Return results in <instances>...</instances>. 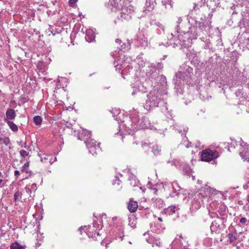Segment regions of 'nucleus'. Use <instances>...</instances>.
<instances>
[{
  "mask_svg": "<svg viewBox=\"0 0 249 249\" xmlns=\"http://www.w3.org/2000/svg\"><path fill=\"white\" fill-rule=\"evenodd\" d=\"M29 166V162L27 161L24 165L22 166V168L21 170L22 172H25L26 173H28V167Z\"/></svg>",
  "mask_w": 249,
  "mask_h": 249,
  "instance_id": "2eb2a0df",
  "label": "nucleus"
},
{
  "mask_svg": "<svg viewBox=\"0 0 249 249\" xmlns=\"http://www.w3.org/2000/svg\"><path fill=\"white\" fill-rule=\"evenodd\" d=\"M42 120L40 116H36L34 118V122L37 125H40L42 123Z\"/></svg>",
  "mask_w": 249,
  "mask_h": 249,
  "instance_id": "ddd939ff",
  "label": "nucleus"
},
{
  "mask_svg": "<svg viewBox=\"0 0 249 249\" xmlns=\"http://www.w3.org/2000/svg\"><path fill=\"white\" fill-rule=\"evenodd\" d=\"M26 190L27 193H31V190L29 188L26 187Z\"/></svg>",
  "mask_w": 249,
  "mask_h": 249,
  "instance_id": "393cba45",
  "label": "nucleus"
},
{
  "mask_svg": "<svg viewBox=\"0 0 249 249\" xmlns=\"http://www.w3.org/2000/svg\"><path fill=\"white\" fill-rule=\"evenodd\" d=\"M176 208L175 207H171L169 208V210L171 212V213L173 214L175 213Z\"/></svg>",
  "mask_w": 249,
  "mask_h": 249,
  "instance_id": "aec40b11",
  "label": "nucleus"
},
{
  "mask_svg": "<svg viewBox=\"0 0 249 249\" xmlns=\"http://www.w3.org/2000/svg\"><path fill=\"white\" fill-rule=\"evenodd\" d=\"M158 220H159L160 222H162L163 220H162V219L161 218V217H159L158 218Z\"/></svg>",
  "mask_w": 249,
  "mask_h": 249,
  "instance_id": "c85d7f7f",
  "label": "nucleus"
},
{
  "mask_svg": "<svg viewBox=\"0 0 249 249\" xmlns=\"http://www.w3.org/2000/svg\"><path fill=\"white\" fill-rule=\"evenodd\" d=\"M61 91H62V92H63L64 93H65V96H67V94H66V91H65L63 89H61V90H60V92Z\"/></svg>",
  "mask_w": 249,
  "mask_h": 249,
  "instance_id": "bb28decb",
  "label": "nucleus"
},
{
  "mask_svg": "<svg viewBox=\"0 0 249 249\" xmlns=\"http://www.w3.org/2000/svg\"><path fill=\"white\" fill-rule=\"evenodd\" d=\"M39 156L40 157L41 162L44 163H50L51 164L53 162V155H47L43 153L40 154Z\"/></svg>",
  "mask_w": 249,
  "mask_h": 249,
  "instance_id": "39448f33",
  "label": "nucleus"
},
{
  "mask_svg": "<svg viewBox=\"0 0 249 249\" xmlns=\"http://www.w3.org/2000/svg\"><path fill=\"white\" fill-rule=\"evenodd\" d=\"M92 40H93V39H90V41H92Z\"/></svg>",
  "mask_w": 249,
  "mask_h": 249,
  "instance_id": "72a5a7b5",
  "label": "nucleus"
},
{
  "mask_svg": "<svg viewBox=\"0 0 249 249\" xmlns=\"http://www.w3.org/2000/svg\"><path fill=\"white\" fill-rule=\"evenodd\" d=\"M115 41L118 43H120L121 42V40L120 39H116Z\"/></svg>",
  "mask_w": 249,
  "mask_h": 249,
  "instance_id": "a878e982",
  "label": "nucleus"
},
{
  "mask_svg": "<svg viewBox=\"0 0 249 249\" xmlns=\"http://www.w3.org/2000/svg\"><path fill=\"white\" fill-rule=\"evenodd\" d=\"M78 136L79 139L84 141L85 142L87 140L91 138V134L89 130L82 128L79 130Z\"/></svg>",
  "mask_w": 249,
  "mask_h": 249,
  "instance_id": "7ed1b4c3",
  "label": "nucleus"
},
{
  "mask_svg": "<svg viewBox=\"0 0 249 249\" xmlns=\"http://www.w3.org/2000/svg\"><path fill=\"white\" fill-rule=\"evenodd\" d=\"M109 244V243H106V249H107V248L108 247V245Z\"/></svg>",
  "mask_w": 249,
  "mask_h": 249,
  "instance_id": "7c9ffc66",
  "label": "nucleus"
},
{
  "mask_svg": "<svg viewBox=\"0 0 249 249\" xmlns=\"http://www.w3.org/2000/svg\"><path fill=\"white\" fill-rule=\"evenodd\" d=\"M247 201L249 203V195L247 196Z\"/></svg>",
  "mask_w": 249,
  "mask_h": 249,
  "instance_id": "2f4dec72",
  "label": "nucleus"
},
{
  "mask_svg": "<svg viewBox=\"0 0 249 249\" xmlns=\"http://www.w3.org/2000/svg\"><path fill=\"white\" fill-rule=\"evenodd\" d=\"M14 175L15 176H18L19 175V172L18 171V170H16L14 172Z\"/></svg>",
  "mask_w": 249,
  "mask_h": 249,
  "instance_id": "5701e85b",
  "label": "nucleus"
},
{
  "mask_svg": "<svg viewBox=\"0 0 249 249\" xmlns=\"http://www.w3.org/2000/svg\"><path fill=\"white\" fill-rule=\"evenodd\" d=\"M10 249H24V248L18 243L15 242L10 245Z\"/></svg>",
  "mask_w": 249,
  "mask_h": 249,
  "instance_id": "f8f14e48",
  "label": "nucleus"
},
{
  "mask_svg": "<svg viewBox=\"0 0 249 249\" xmlns=\"http://www.w3.org/2000/svg\"><path fill=\"white\" fill-rule=\"evenodd\" d=\"M240 155L244 161L249 162V149L247 151L240 152Z\"/></svg>",
  "mask_w": 249,
  "mask_h": 249,
  "instance_id": "9d476101",
  "label": "nucleus"
},
{
  "mask_svg": "<svg viewBox=\"0 0 249 249\" xmlns=\"http://www.w3.org/2000/svg\"><path fill=\"white\" fill-rule=\"evenodd\" d=\"M10 143V140L8 137H0V145L4 144L5 145H8Z\"/></svg>",
  "mask_w": 249,
  "mask_h": 249,
  "instance_id": "9b49d317",
  "label": "nucleus"
},
{
  "mask_svg": "<svg viewBox=\"0 0 249 249\" xmlns=\"http://www.w3.org/2000/svg\"><path fill=\"white\" fill-rule=\"evenodd\" d=\"M86 146L89 150V153L92 155H97L100 152L99 143L95 140L90 138L85 142Z\"/></svg>",
  "mask_w": 249,
  "mask_h": 249,
  "instance_id": "f03ea898",
  "label": "nucleus"
},
{
  "mask_svg": "<svg viewBox=\"0 0 249 249\" xmlns=\"http://www.w3.org/2000/svg\"><path fill=\"white\" fill-rule=\"evenodd\" d=\"M37 189L36 184V183H33L31 185V189L35 191Z\"/></svg>",
  "mask_w": 249,
  "mask_h": 249,
  "instance_id": "4be33fe9",
  "label": "nucleus"
},
{
  "mask_svg": "<svg viewBox=\"0 0 249 249\" xmlns=\"http://www.w3.org/2000/svg\"><path fill=\"white\" fill-rule=\"evenodd\" d=\"M3 182V180L1 179H0V187H1V184Z\"/></svg>",
  "mask_w": 249,
  "mask_h": 249,
  "instance_id": "cd10ccee",
  "label": "nucleus"
},
{
  "mask_svg": "<svg viewBox=\"0 0 249 249\" xmlns=\"http://www.w3.org/2000/svg\"><path fill=\"white\" fill-rule=\"evenodd\" d=\"M219 156L218 152L216 150H212L210 149L203 150L201 152V160L204 161L210 162Z\"/></svg>",
  "mask_w": 249,
  "mask_h": 249,
  "instance_id": "f257e3e1",
  "label": "nucleus"
},
{
  "mask_svg": "<svg viewBox=\"0 0 249 249\" xmlns=\"http://www.w3.org/2000/svg\"><path fill=\"white\" fill-rule=\"evenodd\" d=\"M161 243H160V242H159V243H157L156 244V245H157V246H160V245H161Z\"/></svg>",
  "mask_w": 249,
  "mask_h": 249,
  "instance_id": "c756f323",
  "label": "nucleus"
},
{
  "mask_svg": "<svg viewBox=\"0 0 249 249\" xmlns=\"http://www.w3.org/2000/svg\"><path fill=\"white\" fill-rule=\"evenodd\" d=\"M228 237L229 238V241L231 243H232L233 242L236 240V238L235 237V236L233 235L232 234L229 233L228 235Z\"/></svg>",
  "mask_w": 249,
  "mask_h": 249,
  "instance_id": "dca6fc26",
  "label": "nucleus"
},
{
  "mask_svg": "<svg viewBox=\"0 0 249 249\" xmlns=\"http://www.w3.org/2000/svg\"><path fill=\"white\" fill-rule=\"evenodd\" d=\"M19 154L21 157H22V158H25V157L28 156L29 155V153L24 150H21L19 151Z\"/></svg>",
  "mask_w": 249,
  "mask_h": 249,
  "instance_id": "f3484780",
  "label": "nucleus"
},
{
  "mask_svg": "<svg viewBox=\"0 0 249 249\" xmlns=\"http://www.w3.org/2000/svg\"><path fill=\"white\" fill-rule=\"evenodd\" d=\"M99 232H97V233H94V236L93 237V238H95V240H97V237L96 236H99Z\"/></svg>",
  "mask_w": 249,
  "mask_h": 249,
  "instance_id": "b1692460",
  "label": "nucleus"
},
{
  "mask_svg": "<svg viewBox=\"0 0 249 249\" xmlns=\"http://www.w3.org/2000/svg\"><path fill=\"white\" fill-rule=\"evenodd\" d=\"M240 222L241 223L245 224L247 222V219L245 217H242L240 219Z\"/></svg>",
  "mask_w": 249,
  "mask_h": 249,
  "instance_id": "412c9836",
  "label": "nucleus"
},
{
  "mask_svg": "<svg viewBox=\"0 0 249 249\" xmlns=\"http://www.w3.org/2000/svg\"><path fill=\"white\" fill-rule=\"evenodd\" d=\"M160 149H159L158 146H156V147H154L153 149V152L154 155H158L159 154Z\"/></svg>",
  "mask_w": 249,
  "mask_h": 249,
  "instance_id": "a211bd4d",
  "label": "nucleus"
},
{
  "mask_svg": "<svg viewBox=\"0 0 249 249\" xmlns=\"http://www.w3.org/2000/svg\"><path fill=\"white\" fill-rule=\"evenodd\" d=\"M137 202L133 201L132 199H130L127 208L130 213L135 212L138 209Z\"/></svg>",
  "mask_w": 249,
  "mask_h": 249,
  "instance_id": "423d86ee",
  "label": "nucleus"
},
{
  "mask_svg": "<svg viewBox=\"0 0 249 249\" xmlns=\"http://www.w3.org/2000/svg\"><path fill=\"white\" fill-rule=\"evenodd\" d=\"M22 193L21 192L17 191L14 194V199L15 201L19 200L21 198Z\"/></svg>",
  "mask_w": 249,
  "mask_h": 249,
  "instance_id": "4468645a",
  "label": "nucleus"
},
{
  "mask_svg": "<svg viewBox=\"0 0 249 249\" xmlns=\"http://www.w3.org/2000/svg\"><path fill=\"white\" fill-rule=\"evenodd\" d=\"M60 99H64V98L60 97Z\"/></svg>",
  "mask_w": 249,
  "mask_h": 249,
  "instance_id": "473e14b6",
  "label": "nucleus"
},
{
  "mask_svg": "<svg viewBox=\"0 0 249 249\" xmlns=\"http://www.w3.org/2000/svg\"><path fill=\"white\" fill-rule=\"evenodd\" d=\"M77 0H69V4L71 7H74L75 6Z\"/></svg>",
  "mask_w": 249,
  "mask_h": 249,
  "instance_id": "6ab92c4d",
  "label": "nucleus"
},
{
  "mask_svg": "<svg viewBox=\"0 0 249 249\" xmlns=\"http://www.w3.org/2000/svg\"><path fill=\"white\" fill-rule=\"evenodd\" d=\"M159 195V190L155 186L149 188L147 191V197L152 200L156 199Z\"/></svg>",
  "mask_w": 249,
  "mask_h": 249,
  "instance_id": "20e7f679",
  "label": "nucleus"
},
{
  "mask_svg": "<svg viewBox=\"0 0 249 249\" xmlns=\"http://www.w3.org/2000/svg\"><path fill=\"white\" fill-rule=\"evenodd\" d=\"M121 183V181L117 177H115L114 178L112 181V184L114 186V188L117 190H120L122 188Z\"/></svg>",
  "mask_w": 249,
  "mask_h": 249,
  "instance_id": "6e6552de",
  "label": "nucleus"
},
{
  "mask_svg": "<svg viewBox=\"0 0 249 249\" xmlns=\"http://www.w3.org/2000/svg\"><path fill=\"white\" fill-rule=\"evenodd\" d=\"M4 121L7 124L10 128L14 132L18 131V126L13 122L9 120H4Z\"/></svg>",
  "mask_w": 249,
  "mask_h": 249,
  "instance_id": "1a4fd4ad",
  "label": "nucleus"
},
{
  "mask_svg": "<svg viewBox=\"0 0 249 249\" xmlns=\"http://www.w3.org/2000/svg\"><path fill=\"white\" fill-rule=\"evenodd\" d=\"M16 113L14 109L8 108L6 112V118L4 120H12L15 119Z\"/></svg>",
  "mask_w": 249,
  "mask_h": 249,
  "instance_id": "0eeeda50",
  "label": "nucleus"
}]
</instances>
